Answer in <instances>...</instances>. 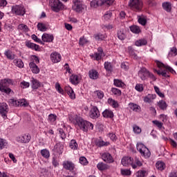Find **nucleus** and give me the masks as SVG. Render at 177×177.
<instances>
[{
    "instance_id": "f257e3e1",
    "label": "nucleus",
    "mask_w": 177,
    "mask_h": 177,
    "mask_svg": "<svg viewBox=\"0 0 177 177\" xmlns=\"http://www.w3.org/2000/svg\"><path fill=\"white\" fill-rule=\"evenodd\" d=\"M69 121L74 124L75 127H78L83 132H88V130L92 131L93 129V124L77 115H70Z\"/></svg>"
},
{
    "instance_id": "f03ea898",
    "label": "nucleus",
    "mask_w": 177,
    "mask_h": 177,
    "mask_svg": "<svg viewBox=\"0 0 177 177\" xmlns=\"http://www.w3.org/2000/svg\"><path fill=\"white\" fill-rule=\"evenodd\" d=\"M49 5L51 10L55 13H59V12H62V10H66V9H67L66 6L62 3L60 0H50Z\"/></svg>"
},
{
    "instance_id": "7ed1b4c3",
    "label": "nucleus",
    "mask_w": 177,
    "mask_h": 177,
    "mask_svg": "<svg viewBox=\"0 0 177 177\" xmlns=\"http://www.w3.org/2000/svg\"><path fill=\"white\" fill-rule=\"evenodd\" d=\"M10 85H13V80L11 79L1 80L0 82V91L3 93H6V95H9L11 92L13 93L12 89L9 88Z\"/></svg>"
},
{
    "instance_id": "20e7f679",
    "label": "nucleus",
    "mask_w": 177,
    "mask_h": 177,
    "mask_svg": "<svg viewBox=\"0 0 177 177\" xmlns=\"http://www.w3.org/2000/svg\"><path fill=\"white\" fill-rule=\"evenodd\" d=\"M137 150L139 151L140 154L144 158H150V156H151V152L149 148H147L143 143L138 142L136 145Z\"/></svg>"
},
{
    "instance_id": "39448f33",
    "label": "nucleus",
    "mask_w": 177,
    "mask_h": 177,
    "mask_svg": "<svg viewBox=\"0 0 177 177\" xmlns=\"http://www.w3.org/2000/svg\"><path fill=\"white\" fill-rule=\"evenodd\" d=\"M155 62L156 63V66L158 67V68L160 69V70H155L156 73H157V74H158V75H162V73L164 71V70H162L163 68H165L166 70L169 71V73H171V74H176V72L175 71V70H174V68H171V66H166L164 64H162V62H161L158 60H156Z\"/></svg>"
},
{
    "instance_id": "423d86ee",
    "label": "nucleus",
    "mask_w": 177,
    "mask_h": 177,
    "mask_svg": "<svg viewBox=\"0 0 177 177\" xmlns=\"http://www.w3.org/2000/svg\"><path fill=\"white\" fill-rule=\"evenodd\" d=\"M73 6L72 9L77 13H81L84 11V9L86 8V6L84 4L82 0H72Z\"/></svg>"
},
{
    "instance_id": "0eeeda50",
    "label": "nucleus",
    "mask_w": 177,
    "mask_h": 177,
    "mask_svg": "<svg viewBox=\"0 0 177 177\" xmlns=\"http://www.w3.org/2000/svg\"><path fill=\"white\" fill-rule=\"evenodd\" d=\"M8 102L10 106H15V107H27L28 106V102L26 101V99H10Z\"/></svg>"
},
{
    "instance_id": "6e6552de",
    "label": "nucleus",
    "mask_w": 177,
    "mask_h": 177,
    "mask_svg": "<svg viewBox=\"0 0 177 177\" xmlns=\"http://www.w3.org/2000/svg\"><path fill=\"white\" fill-rule=\"evenodd\" d=\"M129 6L133 10L140 12L143 8V3L141 0H129Z\"/></svg>"
},
{
    "instance_id": "1a4fd4ad",
    "label": "nucleus",
    "mask_w": 177,
    "mask_h": 177,
    "mask_svg": "<svg viewBox=\"0 0 177 177\" xmlns=\"http://www.w3.org/2000/svg\"><path fill=\"white\" fill-rule=\"evenodd\" d=\"M12 12L17 16H24L26 15V8L21 5H15L12 7Z\"/></svg>"
},
{
    "instance_id": "9d476101",
    "label": "nucleus",
    "mask_w": 177,
    "mask_h": 177,
    "mask_svg": "<svg viewBox=\"0 0 177 177\" xmlns=\"http://www.w3.org/2000/svg\"><path fill=\"white\" fill-rule=\"evenodd\" d=\"M121 162L123 167H128V165H131L133 169H136V165L133 162V158L129 156L123 157Z\"/></svg>"
},
{
    "instance_id": "9b49d317",
    "label": "nucleus",
    "mask_w": 177,
    "mask_h": 177,
    "mask_svg": "<svg viewBox=\"0 0 177 177\" xmlns=\"http://www.w3.org/2000/svg\"><path fill=\"white\" fill-rule=\"evenodd\" d=\"M8 104L5 102L0 103V114L1 117H3V120H6L8 118Z\"/></svg>"
},
{
    "instance_id": "f8f14e48",
    "label": "nucleus",
    "mask_w": 177,
    "mask_h": 177,
    "mask_svg": "<svg viewBox=\"0 0 177 177\" xmlns=\"http://www.w3.org/2000/svg\"><path fill=\"white\" fill-rule=\"evenodd\" d=\"M101 157L102 160H103L104 162H106V164H113V162H114V158H113V156L109 152L103 153Z\"/></svg>"
},
{
    "instance_id": "ddd939ff",
    "label": "nucleus",
    "mask_w": 177,
    "mask_h": 177,
    "mask_svg": "<svg viewBox=\"0 0 177 177\" xmlns=\"http://www.w3.org/2000/svg\"><path fill=\"white\" fill-rule=\"evenodd\" d=\"M104 53H103V48L99 47L97 48V52L95 53L93 55H91V57L93 58L94 60H102V57H103Z\"/></svg>"
},
{
    "instance_id": "4468645a",
    "label": "nucleus",
    "mask_w": 177,
    "mask_h": 177,
    "mask_svg": "<svg viewBox=\"0 0 177 177\" xmlns=\"http://www.w3.org/2000/svg\"><path fill=\"white\" fill-rule=\"evenodd\" d=\"M89 115L91 118L95 120V118H99L100 115V112L97 109V106H93L89 112Z\"/></svg>"
},
{
    "instance_id": "2eb2a0df",
    "label": "nucleus",
    "mask_w": 177,
    "mask_h": 177,
    "mask_svg": "<svg viewBox=\"0 0 177 177\" xmlns=\"http://www.w3.org/2000/svg\"><path fill=\"white\" fill-rule=\"evenodd\" d=\"M149 76V71L146 69V68H141L138 71V77H140L142 81H146L147 80V77Z\"/></svg>"
},
{
    "instance_id": "dca6fc26",
    "label": "nucleus",
    "mask_w": 177,
    "mask_h": 177,
    "mask_svg": "<svg viewBox=\"0 0 177 177\" xmlns=\"http://www.w3.org/2000/svg\"><path fill=\"white\" fill-rule=\"evenodd\" d=\"M50 60L53 63H59L62 60V55L59 53H52L50 54Z\"/></svg>"
},
{
    "instance_id": "f3484780",
    "label": "nucleus",
    "mask_w": 177,
    "mask_h": 177,
    "mask_svg": "<svg viewBox=\"0 0 177 177\" xmlns=\"http://www.w3.org/2000/svg\"><path fill=\"white\" fill-rule=\"evenodd\" d=\"M64 149V147L63 146V145L62 143H60V142H57L54 146V148H53V151L56 154H63Z\"/></svg>"
},
{
    "instance_id": "a211bd4d",
    "label": "nucleus",
    "mask_w": 177,
    "mask_h": 177,
    "mask_svg": "<svg viewBox=\"0 0 177 177\" xmlns=\"http://www.w3.org/2000/svg\"><path fill=\"white\" fill-rule=\"evenodd\" d=\"M63 167L64 169H67V171H71V172H73L74 171V169L75 168V165L73 162L70 161H64L63 162Z\"/></svg>"
},
{
    "instance_id": "6ab92c4d",
    "label": "nucleus",
    "mask_w": 177,
    "mask_h": 177,
    "mask_svg": "<svg viewBox=\"0 0 177 177\" xmlns=\"http://www.w3.org/2000/svg\"><path fill=\"white\" fill-rule=\"evenodd\" d=\"M64 89L65 92H66L67 95H68L70 99L74 100V99H75V93H74V90H73L70 86H66Z\"/></svg>"
},
{
    "instance_id": "aec40b11",
    "label": "nucleus",
    "mask_w": 177,
    "mask_h": 177,
    "mask_svg": "<svg viewBox=\"0 0 177 177\" xmlns=\"http://www.w3.org/2000/svg\"><path fill=\"white\" fill-rule=\"evenodd\" d=\"M21 143H28L31 140V136L28 133L24 134L19 138Z\"/></svg>"
},
{
    "instance_id": "412c9836",
    "label": "nucleus",
    "mask_w": 177,
    "mask_h": 177,
    "mask_svg": "<svg viewBox=\"0 0 177 177\" xmlns=\"http://www.w3.org/2000/svg\"><path fill=\"white\" fill-rule=\"evenodd\" d=\"M25 45L29 49H32V50H36V51L39 50V46L36 44L32 43L30 41H26Z\"/></svg>"
},
{
    "instance_id": "4be33fe9",
    "label": "nucleus",
    "mask_w": 177,
    "mask_h": 177,
    "mask_svg": "<svg viewBox=\"0 0 177 177\" xmlns=\"http://www.w3.org/2000/svg\"><path fill=\"white\" fill-rule=\"evenodd\" d=\"M41 39L43 42H53L54 39L53 35L44 33L41 36Z\"/></svg>"
},
{
    "instance_id": "5701e85b",
    "label": "nucleus",
    "mask_w": 177,
    "mask_h": 177,
    "mask_svg": "<svg viewBox=\"0 0 177 177\" xmlns=\"http://www.w3.org/2000/svg\"><path fill=\"white\" fill-rule=\"evenodd\" d=\"M29 67L33 74H39V68L37 66V64L34 63V62H30L29 63Z\"/></svg>"
},
{
    "instance_id": "b1692460",
    "label": "nucleus",
    "mask_w": 177,
    "mask_h": 177,
    "mask_svg": "<svg viewBox=\"0 0 177 177\" xmlns=\"http://www.w3.org/2000/svg\"><path fill=\"white\" fill-rule=\"evenodd\" d=\"M88 77L91 80H97L99 78V73L95 69L88 71Z\"/></svg>"
},
{
    "instance_id": "393cba45",
    "label": "nucleus",
    "mask_w": 177,
    "mask_h": 177,
    "mask_svg": "<svg viewBox=\"0 0 177 177\" xmlns=\"http://www.w3.org/2000/svg\"><path fill=\"white\" fill-rule=\"evenodd\" d=\"M102 116L104 117V118H113L114 113L113 112V111H111V109H105L102 112Z\"/></svg>"
},
{
    "instance_id": "a878e982",
    "label": "nucleus",
    "mask_w": 177,
    "mask_h": 177,
    "mask_svg": "<svg viewBox=\"0 0 177 177\" xmlns=\"http://www.w3.org/2000/svg\"><path fill=\"white\" fill-rule=\"evenodd\" d=\"M105 0H93L91 1L90 5L91 8H97V6H102V5H104Z\"/></svg>"
},
{
    "instance_id": "bb28decb",
    "label": "nucleus",
    "mask_w": 177,
    "mask_h": 177,
    "mask_svg": "<svg viewBox=\"0 0 177 177\" xmlns=\"http://www.w3.org/2000/svg\"><path fill=\"white\" fill-rule=\"evenodd\" d=\"M129 106L131 110H133V111H136V113H140V111H142V108L140 107V106L135 103L130 102L129 104Z\"/></svg>"
},
{
    "instance_id": "cd10ccee",
    "label": "nucleus",
    "mask_w": 177,
    "mask_h": 177,
    "mask_svg": "<svg viewBox=\"0 0 177 177\" xmlns=\"http://www.w3.org/2000/svg\"><path fill=\"white\" fill-rule=\"evenodd\" d=\"M4 55L8 59V60H15L16 55L12 52V50L8 49L4 52Z\"/></svg>"
},
{
    "instance_id": "c85d7f7f",
    "label": "nucleus",
    "mask_w": 177,
    "mask_h": 177,
    "mask_svg": "<svg viewBox=\"0 0 177 177\" xmlns=\"http://www.w3.org/2000/svg\"><path fill=\"white\" fill-rule=\"evenodd\" d=\"M156 97V94H148L146 97H144V102L145 103H151V102H153Z\"/></svg>"
},
{
    "instance_id": "c756f323",
    "label": "nucleus",
    "mask_w": 177,
    "mask_h": 177,
    "mask_svg": "<svg viewBox=\"0 0 177 177\" xmlns=\"http://www.w3.org/2000/svg\"><path fill=\"white\" fill-rule=\"evenodd\" d=\"M69 80L73 85H77V84H80V77L77 75H72L70 77Z\"/></svg>"
},
{
    "instance_id": "7c9ffc66",
    "label": "nucleus",
    "mask_w": 177,
    "mask_h": 177,
    "mask_svg": "<svg viewBox=\"0 0 177 177\" xmlns=\"http://www.w3.org/2000/svg\"><path fill=\"white\" fill-rule=\"evenodd\" d=\"M31 84L32 89H38V88L41 86V83L39 82V81L37 80L34 77L31 78Z\"/></svg>"
},
{
    "instance_id": "2f4dec72",
    "label": "nucleus",
    "mask_w": 177,
    "mask_h": 177,
    "mask_svg": "<svg viewBox=\"0 0 177 177\" xmlns=\"http://www.w3.org/2000/svg\"><path fill=\"white\" fill-rule=\"evenodd\" d=\"M97 168L99 169V171H106V169H109V165L103 162H100L97 165Z\"/></svg>"
},
{
    "instance_id": "473e14b6",
    "label": "nucleus",
    "mask_w": 177,
    "mask_h": 177,
    "mask_svg": "<svg viewBox=\"0 0 177 177\" xmlns=\"http://www.w3.org/2000/svg\"><path fill=\"white\" fill-rule=\"evenodd\" d=\"M95 145L97 147H103L104 146H109L110 145L109 142H104L103 140H95Z\"/></svg>"
},
{
    "instance_id": "72a5a7b5",
    "label": "nucleus",
    "mask_w": 177,
    "mask_h": 177,
    "mask_svg": "<svg viewBox=\"0 0 177 177\" xmlns=\"http://www.w3.org/2000/svg\"><path fill=\"white\" fill-rule=\"evenodd\" d=\"M69 147L71 150H78V143L75 140H71L69 142Z\"/></svg>"
},
{
    "instance_id": "f704fd0d",
    "label": "nucleus",
    "mask_w": 177,
    "mask_h": 177,
    "mask_svg": "<svg viewBox=\"0 0 177 177\" xmlns=\"http://www.w3.org/2000/svg\"><path fill=\"white\" fill-rule=\"evenodd\" d=\"M113 85L118 88H124V86H125V83H124L121 80L114 79Z\"/></svg>"
},
{
    "instance_id": "c9c22d12",
    "label": "nucleus",
    "mask_w": 177,
    "mask_h": 177,
    "mask_svg": "<svg viewBox=\"0 0 177 177\" xmlns=\"http://www.w3.org/2000/svg\"><path fill=\"white\" fill-rule=\"evenodd\" d=\"M136 46H145V45H147V40L146 39H140L136 41L135 42Z\"/></svg>"
},
{
    "instance_id": "e433bc0d",
    "label": "nucleus",
    "mask_w": 177,
    "mask_h": 177,
    "mask_svg": "<svg viewBox=\"0 0 177 177\" xmlns=\"http://www.w3.org/2000/svg\"><path fill=\"white\" fill-rule=\"evenodd\" d=\"M138 23L140 24H141V26H146V24H147V17L144 16V15H141V16H138Z\"/></svg>"
},
{
    "instance_id": "4c0bfd02",
    "label": "nucleus",
    "mask_w": 177,
    "mask_h": 177,
    "mask_svg": "<svg viewBox=\"0 0 177 177\" xmlns=\"http://www.w3.org/2000/svg\"><path fill=\"white\" fill-rule=\"evenodd\" d=\"M13 64L15 66H17V67H19V68H23L24 67V63H23V61L20 59H15Z\"/></svg>"
},
{
    "instance_id": "58836bf2",
    "label": "nucleus",
    "mask_w": 177,
    "mask_h": 177,
    "mask_svg": "<svg viewBox=\"0 0 177 177\" xmlns=\"http://www.w3.org/2000/svg\"><path fill=\"white\" fill-rule=\"evenodd\" d=\"M162 6L164 9V10H166V12H171V9H172V4H171V3L169 2H165L162 4Z\"/></svg>"
},
{
    "instance_id": "ea45409f",
    "label": "nucleus",
    "mask_w": 177,
    "mask_h": 177,
    "mask_svg": "<svg viewBox=\"0 0 177 177\" xmlns=\"http://www.w3.org/2000/svg\"><path fill=\"white\" fill-rule=\"evenodd\" d=\"M156 167L158 171H164V169H165V163L162 161H158Z\"/></svg>"
},
{
    "instance_id": "a19ab883",
    "label": "nucleus",
    "mask_w": 177,
    "mask_h": 177,
    "mask_svg": "<svg viewBox=\"0 0 177 177\" xmlns=\"http://www.w3.org/2000/svg\"><path fill=\"white\" fill-rule=\"evenodd\" d=\"M108 103L113 107V109H117L118 107V102L115 101L113 98L108 99Z\"/></svg>"
},
{
    "instance_id": "79ce46f5",
    "label": "nucleus",
    "mask_w": 177,
    "mask_h": 177,
    "mask_svg": "<svg viewBox=\"0 0 177 177\" xmlns=\"http://www.w3.org/2000/svg\"><path fill=\"white\" fill-rule=\"evenodd\" d=\"M158 106L160 110H167V107H168L167 102L164 100H160L158 102Z\"/></svg>"
},
{
    "instance_id": "37998d69",
    "label": "nucleus",
    "mask_w": 177,
    "mask_h": 177,
    "mask_svg": "<svg viewBox=\"0 0 177 177\" xmlns=\"http://www.w3.org/2000/svg\"><path fill=\"white\" fill-rule=\"evenodd\" d=\"M107 36L101 33H97L94 35V38L96 41H103L106 39Z\"/></svg>"
},
{
    "instance_id": "c03bdc74",
    "label": "nucleus",
    "mask_w": 177,
    "mask_h": 177,
    "mask_svg": "<svg viewBox=\"0 0 177 177\" xmlns=\"http://www.w3.org/2000/svg\"><path fill=\"white\" fill-rule=\"evenodd\" d=\"M104 66L106 71H108L109 73H111V71H113V65L111 62H105Z\"/></svg>"
},
{
    "instance_id": "a18cd8bd",
    "label": "nucleus",
    "mask_w": 177,
    "mask_h": 177,
    "mask_svg": "<svg viewBox=\"0 0 177 177\" xmlns=\"http://www.w3.org/2000/svg\"><path fill=\"white\" fill-rule=\"evenodd\" d=\"M94 95L97 97V99H100V100H102V99L104 97V93L100 90L94 91Z\"/></svg>"
},
{
    "instance_id": "49530a36",
    "label": "nucleus",
    "mask_w": 177,
    "mask_h": 177,
    "mask_svg": "<svg viewBox=\"0 0 177 177\" xmlns=\"http://www.w3.org/2000/svg\"><path fill=\"white\" fill-rule=\"evenodd\" d=\"M130 31L133 34H139L140 32V28L139 26L133 25L130 27Z\"/></svg>"
},
{
    "instance_id": "de8ad7c7",
    "label": "nucleus",
    "mask_w": 177,
    "mask_h": 177,
    "mask_svg": "<svg viewBox=\"0 0 177 177\" xmlns=\"http://www.w3.org/2000/svg\"><path fill=\"white\" fill-rule=\"evenodd\" d=\"M120 174L123 176H129L132 174L130 169H120Z\"/></svg>"
},
{
    "instance_id": "09e8293b",
    "label": "nucleus",
    "mask_w": 177,
    "mask_h": 177,
    "mask_svg": "<svg viewBox=\"0 0 177 177\" xmlns=\"http://www.w3.org/2000/svg\"><path fill=\"white\" fill-rule=\"evenodd\" d=\"M55 89L61 95H64V90H63L59 82L55 83Z\"/></svg>"
},
{
    "instance_id": "8fccbe9b",
    "label": "nucleus",
    "mask_w": 177,
    "mask_h": 177,
    "mask_svg": "<svg viewBox=\"0 0 177 177\" xmlns=\"http://www.w3.org/2000/svg\"><path fill=\"white\" fill-rule=\"evenodd\" d=\"M8 145V142H6V140L0 138V150H3Z\"/></svg>"
},
{
    "instance_id": "3c124183",
    "label": "nucleus",
    "mask_w": 177,
    "mask_h": 177,
    "mask_svg": "<svg viewBox=\"0 0 177 177\" xmlns=\"http://www.w3.org/2000/svg\"><path fill=\"white\" fill-rule=\"evenodd\" d=\"M133 131L134 133H136V135H139V133H141L142 132V129L139 127V126L136 124L133 125Z\"/></svg>"
},
{
    "instance_id": "603ef678",
    "label": "nucleus",
    "mask_w": 177,
    "mask_h": 177,
    "mask_svg": "<svg viewBox=\"0 0 177 177\" xmlns=\"http://www.w3.org/2000/svg\"><path fill=\"white\" fill-rule=\"evenodd\" d=\"M136 175L137 177L147 176V171L145 170H139Z\"/></svg>"
},
{
    "instance_id": "864d4df0",
    "label": "nucleus",
    "mask_w": 177,
    "mask_h": 177,
    "mask_svg": "<svg viewBox=\"0 0 177 177\" xmlns=\"http://www.w3.org/2000/svg\"><path fill=\"white\" fill-rule=\"evenodd\" d=\"M41 154L42 157H44V158H49L50 153H49V151L47 149H42L41 150Z\"/></svg>"
},
{
    "instance_id": "5fc2aeb1",
    "label": "nucleus",
    "mask_w": 177,
    "mask_h": 177,
    "mask_svg": "<svg viewBox=\"0 0 177 177\" xmlns=\"http://www.w3.org/2000/svg\"><path fill=\"white\" fill-rule=\"evenodd\" d=\"M79 162L82 165H88V160L84 156H82L80 158Z\"/></svg>"
},
{
    "instance_id": "6e6d98bb",
    "label": "nucleus",
    "mask_w": 177,
    "mask_h": 177,
    "mask_svg": "<svg viewBox=\"0 0 177 177\" xmlns=\"http://www.w3.org/2000/svg\"><path fill=\"white\" fill-rule=\"evenodd\" d=\"M18 30H20L21 31H28V26L24 24H21L18 26Z\"/></svg>"
},
{
    "instance_id": "4d7b16f0",
    "label": "nucleus",
    "mask_w": 177,
    "mask_h": 177,
    "mask_svg": "<svg viewBox=\"0 0 177 177\" xmlns=\"http://www.w3.org/2000/svg\"><path fill=\"white\" fill-rule=\"evenodd\" d=\"M177 49L175 47H172L169 53V57L176 56Z\"/></svg>"
},
{
    "instance_id": "13d9d810",
    "label": "nucleus",
    "mask_w": 177,
    "mask_h": 177,
    "mask_svg": "<svg viewBox=\"0 0 177 177\" xmlns=\"http://www.w3.org/2000/svg\"><path fill=\"white\" fill-rule=\"evenodd\" d=\"M37 28L39 30V31H41L42 32L46 31V26L42 23H39L37 24Z\"/></svg>"
},
{
    "instance_id": "bf43d9fd",
    "label": "nucleus",
    "mask_w": 177,
    "mask_h": 177,
    "mask_svg": "<svg viewBox=\"0 0 177 177\" xmlns=\"http://www.w3.org/2000/svg\"><path fill=\"white\" fill-rule=\"evenodd\" d=\"M31 38L32 39H33V41H35V42H37V44H41V45H44V41H42L41 39L38 38L37 35H32Z\"/></svg>"
},
{
    "instance_id": "052dcab7",
    "label": "nucleus",
    "mask_w": 177,
    "mask_h": 177,
    "mask_svg": "<svg viewBox=\"0 0 177 177\" xmlns=\"http://www.w3.org/2000/svg\"><path fill=\"white\" fill-rule=\"evenodd\" d=\"M58 132L60 138L62 139V140H64V139H66V133H64V130L60 128V129H58Z\"/></svg>"
},
{
    "instance_id": "680f3d73",
    "label": "nucleus",
    "mask_w": 177,
    "mask_h": 177,
    "mask_svg": "<svg viewBox=\"0 0 177 177\" xmlns=\"http://www.w3.org/2000/svg\"><path fill=\"white\" fill-rule=\"evenodd\" d=\"M111 16H113V12L111 11H106L104 15V20H110L111 19Z\"/></svg>"
},
{
    "instance_id": "e2e57ef3",
    "label": "nucleus",
    "mask_w": 177,
    "mask_h": 177,
    "mask_svg": "<svg viewBox=\"0 0 177 177\" xmlns=\"http://www.w3.org/2000/svg\"><path fill=\"white\" fill-rule=\"evenodd\" d=\"M20 86L23 89H26V88H30V82L23 81L20 83Z\"/></svg>"
},
{
    "instance_id": "0e129e2a",
    "label": "nucleus",
    "mask_w": 177,
    "mask_h": 177,
    "mask_svg": "<svg viewBox=\"0 0 177 177\" xmlns=\"http://www.w3.org/2000/svg\"><path fill=\"white\" fill-rule=\"evenodd\" d=\"M135 89L138 92H143V90H144L143 84H137L136 85V86H135Z\"/></svg>"
},
{
    "instance_id": "69168bd1",
    "label": "nucleus",
    "mask_w": 177,
    "mask_h": 177,
    "mask_svg": "<svg viewBox=\"0 0 177 177\" xmlns=\"http://www.w3.org/2000/svg\"><path fill=\"white\" fill-rule=\"evenodd\" d=\"M152 123L156 125L158 128V129H162V122L158 121V120H153L152 121Z\"/></svg>"
},
{
    "instance_id": "338daca9",
    "label": "nucleus",
    "mask_w": 177,
    "mask_h": 177,
    "mask_svg": "<svg viewBox=\"0 0 177 177\" xmlns=\"http://www.w3.org/2000/svg\"><path fill=\"white\" fill-rule=\"evenodd\" d=\"M111 92L113 95H116L117 96H120L121 95V91L117 88H112Z\"/></svg>"
},
{
    "instance_id": "774afa93",
    "label": "nucleus",
    "mask_w": 177,
    "mask_h": 177,
    "mask_svg": "<svg viewBox=\"0 0 177 177\" xmlns=\"http://www.w3.org/2000/svg\"><path fill=\"white\" fill-rule=\"evenodd\" d=\"M56 118H57V116L55 114L51 113L48 115V121H50V122H55Z\"/></svg>"
}]
</instances>
